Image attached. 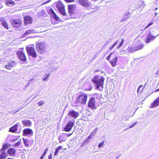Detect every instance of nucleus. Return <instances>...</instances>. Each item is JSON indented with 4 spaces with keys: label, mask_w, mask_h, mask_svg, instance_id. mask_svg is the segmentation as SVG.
<instances>
[{
    "label": "nucleus",
    "mask_w": 159,
    "mask_h": 159,
    "mask_svg": "<svg viewBox=\"0 0 159 159\" xmlns=\"http://www.w3.org/2000/svg\"><path fill=\"white\" fill-rule=\"evenodd\" d=\"M105 78L101 76H95L92 79L93 82L95 84L97 89L99 90L103 89V85Z\"/></svg>",
    "instance_id": "obj_1"
},
{
    "label": "nucleus",
    "mask_w": 159,
    "mask_h": 159,
    "mask_svg": "<svg viewBox=\"0 0 159 159\" xmlns=\"http://www.w3.org/2000/svg\"><path fill=\"white\" fill-rule=\"evenodd\" d=\"M26 50L28 56H30L33 58H36L37 57V53L34 45L31 44L26 46Z\"/></svg>",
    "instance_id": "obj_2"
},
{
    "label": "nucleus",
    "mask_w": 159,
    "mask_h": 159,
    "mask_svg": "<svg viewBox=\"0 0 159 159\" xmlns=\"http://www.w3.org/2000/svg\"><path fill=\"white\" fill-rule=\"evenodd\" d=\"M87 97L88 96L87 94L82 93L78 97L76 102L85 104L86 103Z\"/></svg>",
    "instance_id": "obj_3"
},
{
    "label": "nucleus",
    "mask_w": 159,
    "mask_h": 159,
    "mask_svg": "<svg viewBox=\"0 0 159 159\" xmlns=\"http://www.w3.org/2000/svg\"><path fill=\"white\" fill-rule=\"evenodd\" d=\"M56 7L60 13L64 16H66L67 14L65 10V7L61 1H58L56 3Z\"/></svg>",
    "instance_id": "obj_4"
},
{
    "label": "nucleus",
    "mask_w": 159,
    "mask_h": 159,
    "mask_svg": "<svg viewBox=\"0 0 159 159\" xmlns=\"http://www.w3.org/2000/svg\"><path fill=\"white\" fill-rule=\"evenodd\" d=\"M113 53V52H111L106 58V60L109 61V62L110 63L113 67H115L116 66V63H117L118 57L116 56L112 58L111 60H110V58L111 55Z\"/></svg>",
    "instance_id": "obj_5"
},
{
    "label": "nucleus",
    "mask_w": 159,
    "mask_h": 159,
    "mask_svg": "<svg viewBox=\"0 0 159 159\" xmlns=\"http://www.w3.org/2000/svg\"><path fill=\"white\" fill-rule=\"evenodd\" d=\"M16 54L21 61H25L27 60L24 51L19 50L16 52Z\"/></svg>",
    "instance_id": "obj_6"
},
{
    "label": "nucleus",
    "mask_w": 159,
    "mask_h": 159,
    "mask_svg": "<svg viewBox=\"0 0 159 159\" xmlns=\"http://www.w3.org/2000/svg\"><path fill=\"white\" fill-rule=\"evenodd\" d=\"M23 23L22 20L20 19H12L11 24L13 27L17 28L20 27Z\"/></svg>",
    "instance_id": "obj_7"
},
{
    "label": "nucleus",
    "mask_w": 159,
    "mask_h": 159,
    "mask_svg": "<svg viewBox=\"0 0 159 159\" xmlns=\"http://www.w3.org/2000/svg\"><path fill=\"white\" fill-rule=\"evenodd\" d=\"M79 3L82 6L86 7H91L93 9V7H92L90 2H89L88 0H80Z\"/></svg>",
    "instance_id": "obj_8"
},
{
    "label": "nucleus",
    "mask_w": 159,
    "mask_h": 159,
    "mask_svg": "<svg viewBox=\"0 0 159 159\" xmlns=\"http://www.w3.org/2000/svg\"><path fill=\"white\" fill-rule=\"evenodd\" d=\"M72 121H69L66 125L64 128V130L67 132L70 131L74 125L75 121L72 120Z\"/></svg>",
    "instance_id": "obj_9"
},
{
    "label": "nucleus",
    "mask_w": 159,
    "mask_h": 159,
    "mask_svg": "<svg viewBox=\"0 0 159 159\" xmlns=\"http://www.w3.org/2000/svg\"><path fill=\"white\" fill-rule=\"evenodd\" d=\"M147 32L148 34L147 35L145 42L147 43H148L150 41L154 39L155 37L151 35L149 30H147Z\"/></svg>",
    "instance_id": "obj_10"
},
{
    "label": "nucleus",
    "mask_w": 159,
    "mask_h": 159,
    "mask_svg": "<svg viewBox=\"0 0 159 159\" xmlns=\"http://www.w3.org/2000/svg\"><path fill=\"white\" fill-rule=\"evenodd\" d=\"M47 46L44 43H40V54L47 52Z\"/></svg>",
    "instance_id": "obj_11"
},
{
    "label": "nucleus",
    "mask_w": 159,
    "mask_h": 159,
    "mask_svg": "<svg viewBox=\"0 0 159 159\" xmlns=\"http://www.w3.org/2000/svg\"><path fill=\"white\" fill-rule=\"evenodd\" d=\"M76 6L75 5H70L68 6V12L70 14H74L75 13Z\"/></svg>",
    "instance_id": "obj_12"
},
{
    "label": "nucleus",
    "mask_w": 159,
    "mask_h": 159,
    "mask_svg": "<svg viewBox=\"0 0 159 159\" xmlns=\"http://www.w3.org/2000/svg\"><path fill=\"white\" fill-rule=\"evenodd\" d=\"M79 115L78 112L75 111L74 110L70 111L68 114V116L75 119L79 116Z\"/></svg>",
    "instance_id": "obj_13"
},
{
    "label": "nucleus",
    "mask_w": 159,
    "mask_h": 159,
    "mask_svg": "<svg viewBox=\"0 0 159 159\" xmlns=\"http://www.w3.org/2000/svg\"><path fill=\"white\" fill-rule=\"evenodd\" d=\"M24 22L25 25L31 24L32 23L33 19L32 18L29 16H26L24 17Z\"/></svg>",
    "instance_id": "obj_14"
},
{
    "label": "nucleus",
    "mask_w": 159,
    "mask_h": 159,
    "mask_svg": "<svg viewBox=\"0 0 159 159\" xmlns=\"http://www.w3.org/2000/svg\"><path fill=\"white\" fill-rule=\"evenodd\" d=\"M88 107H91L92 109H94L95 107V98L92 97L89 99V103Z\"/></svg>",
    "instance_id": "obj_15"
},
{
    "label": "nucleus",
    "mask_w": 159,
    "mask_h": 159,
    "mask_svg": "<svg viewBox=\"0 0 159 159\" xmlns=\"http://www.w3.org/2000/svg\"><path fill=\"white\" fill-rule=\"evenodd\" d=\"M16 63L15 61L8 63V64L6 65L5 67L7 69L11 70L13 67L16 66Z\"/></svg>",
    "instance_id": "obj_16"
},
{
    "label": "nucleus",
    "mask_w": 159,
    "mask_h": 159,
    "mask_svg": "<svg viewBox=\"0 0 159 159\" xmlns=\"http://www.w3.org/2000/svg\"><path fill=\"white\" fill-rule=\"evenodd\" d=\"M0 22L1 23V24H2V25L7 30H8L9 29V27L7 25V24L4 18H0Z\"/></svg>",
    "instance_id": "obj_17"
},
{
    "label": "nucleus",
    "mask_w": 159,
    "mask_h": 159,
    "mask_svg": "<svg viewBox=\"0 0 159 159\" xmlns=\"http://www.w3.org/2000/svg\"><path fill=\"white\" fill-rule=\"evenodd\" d=\"M7 152L9 156L14 157L16 154V150L14 148H10L8 149Z\"/></svg>",
    "instance_id": "obj_18"
},
{
    "label": "nucleus",
    "mask_w": 159,
    "mask_h": 159,
    "mask_svg": "<svg viewBox=\"0 0 159 159\" xmlns=\"http://www.w3.org/2000/svg\"><path fill=\"white\" fill-rule=\"evenodd\" d=\"M5 3L6 5L8 6H14L16 4L12 0H6Z\"/></svg>",
    "instance_id": "obj_19"
},
{
    "label": "nucleus",
    "mask_w": 159,
    "mask_h": 159,
    "mask_svg": "<svg viewBox=\"0 0 159 159\" xmlns=\"http://www.w3.org/2000/svg\"><path fill=\"white\" fill-rule=\"evenodd\" d=\"M33 133L31 129L29 128L25 129L23 131V134L25 135L27 134H31Z\"/></svg>",
    "instance_id": "obj_20"
},
{
    "label": "nucleus",
    "mask_w": 159,
    "mask_h": 159,
    "mask_svg": "<svg viewBox=\"0 0 159 159\" xmlns=\"http://www.w3.org/2000/svg\"><path fill=\"white\" fill-rule=\"evenodd\" d=\"M130 13L129 12L125 13L123 16L121 21H125L130 17Z\"/></svg>",
    "instance_id": "obj_21"
},
{
    "label": "nucleus",
    "mask_w": 159,
    "mask_h": 159,
    "mask_svg": "<svg viewBox=\"0 0 159 159\" xmlns=\"http://www.w3.org/2000/svg\"><path fill=\"white\" fill-rule=\"evenodd\" d=\"M18 127V125L17 124L13 125L9 129V131L12 133H15L17 131Z\"/></svg>",
    "instance_id": "obj_22"
},
{
    "label": "nucleus",
    "mask_w": 159,
    "mask_h": 159,
    "mask_svg": "<svg viewBox=\"0 0 159 159\" xmlns=\"http://www.w3.org/2000/svg\"><path fill=\"white\" fill-rule=\"evenodd\" d=\"M22 123L25 126H30L31 125V122L30 120H23Z\"/></svg>",
    "instance_id": "obj_23"
},
{
    "label": "nucleus",
    "mask_w": 159,
    "mask_h": 159,
    "mask_svg": "<svg viewBox=\"0 0 159 159\" xmlns=\"http://www.w3.org/2000/svg\"><path fill=\"white\" fill-rule=\"evenodd\" d=\"M91 138L90 136H89L83 141L81 145V147H83L85 144H88L90 143V139Z\"/></svg>",
    "instance_id": "obj_24"
},
{
    "label": "nucleus",
    "mask_w": 159,
    "mask_h": 159,
    "mask_svg": "<svg viewBox=\"0 0 159 159\" xmlns=\"http://www.w3.org/2000/svg\"><path fill=\"white\" fill-rule=\"evenodd\" d=\"M159 105V97H158L151 105V107H156Z\"/></svg>",
    "instance_id": "obj_25"
},
{
    "label": "nucleus",
    "mask_w": 159,
    "mask_h": 159,
    "mask_svg": "<svg viewBox=\"0 0 159 159\" xmlns=\"http://www.w3.org/2000/svg\"><path fill=\"white\" fill-rule=\"evenodd\" d=\"M8 156L7 154L5 151H2L0 155V159H4Z\"/></svg>",
    "instance_id": "obj_26"
},
{
    "label": "nucleus",
    "mask_w": 159,
    "mask_h": 159,
    "mask_svg": "<svg viewBox=\"0 0 159 159\" xmlns=\"http://www.w3.org/2000/svg\"><path fill=\"white\" fill-rule=\"evenodd\" d=\"M138 5L139 6V7L141 8H143L145 6V4L144 2L143 1H139L138 2Z\"/></svg>",
    "instance_id": "obj_27"
},
{
    "label": "nucleus",
    "mask_w": 159,
    "mask_h": 159,
    "mask_svg": "<svg viewBox=\"0 0 159 159\" xmlns=\"http://www.w3.org/2000/svg\"><path fill=\"white\" fill-rule=\"evenodd\" d=\"M34 33V31L33 30H28L25 31L24 34L25 35H26L32 34Z\"/></svg>",
    "instance_id": "obj_28"
},
{
    "label": "nucleus",
    "mask_w": 159,
    "mask_h": 159,
    "mask_svg": "<svg viewBox=\"0 0 159 159\" xmlns=\"http://www.w3.org/2000/svg\"><path fill=\"white\" fill-rule=\"evenodd\" d=\"M49 75V74H45L42 78L43 80L44 81H48V77Z\"/></svg>",
    "instance_id": "obj_29"
},
{
    "label": "nucleus",
    "mask_w": 159,
    "mask_h": 159,
    "mask_svg": "<svg viewBox=\"0 0 159 159\" xmlns=\"http://www.w3.org/2000/svg\"><path fill=\"white\" fill-rule=\"evenodd\" d=\"M84 87H87V86H88V88H86V90H90L92 88V87L90 84L89 83H86V84H85L84 85Z\"/></svg>",
    "instance_id": "obj_30"
},
{
    "label": "nucleus",
    "mask_w": 159,
    "mask_h": 159,
    "mask_svg": "<svg viewBox=\"0 0 159 159\" xmlns=\"http://www.w3.org/2000/svg\"><path fill=\"white\" fill-rule=\"evenodd\" d=\"M64 134H60L59 137V140L60 143H61L62 142L64 141H65V139H64Z\"/></svg>",
    "instance_id": "obj_31"
},
{
    "label": "nucleus",
    "mask_w": 159,
    "mask_h": 159,
    "mask_svg": "<svg viewBox=\"0 0 159 159\" xmlns=\"http://www.w3.org/2000/svg\"><path fill=\"white\" fill-rule=\"evenodd\" d=\"M9 147V146H8V145L6 143H4L3 145V146L2 148L0 150V152L2 151H3V150H6Z\"/></svg>",
    "instance_id": "obj_32"
},
{
    "label": "nucleus",
    "mask_w": 159,
    "mask_h": 159,
    "mask_svg": "<svg viewBox=\"0 0 159 159\" xmlns=\"http://www.w3.org/2000/svg\"><path fill=\"white\" fill-rule=\"evenodd\" d=\"M23 140L25 146L27 147H29V146L30 141L24 138H23Z\"/></svg>",
    "instance_id": "obj_33"
},
{
    "label": "nucleus",
    "mask_w": 159,
    "mask_h": 159,
    "mask_svg": "<svg viewBox=\"0 0 159 159\" xmlns=\"http://www.w3.org/2000/svg\"><path fill=\"white\" fill-rule=\"evenodd\" d=\"M98 130V128L97 127H96L95 129L91 133L89 136H90V137L91 138L92 136L94 135L97 133Z\"/></svg>",
    "instance_id": "obj_34"
},
{
    "label": "nucleus",
    "mask_w": 159,
    "mask_h": 159,
    "mask_svg": "<svg viewBox=\"0 0 159 159\" xmlns=\"http://www.w3.org/2000/svg\"><path fill=\"white\" fill-rule=\"evenodd\" d=\"M143 45L142 43H140L139 45H137L136 47H134L136 50L140 49L143 48Z\"/></svg>",
    "instance_id": "obj_35"
},
{
    "label": "nucleus",
    "mask_w": 159,
    "mask_h": 159,
    "mask_svg": "<svg viewBox=\"0 0 159 159\" xmlns=\"http://www.w3.org/2000/svg\"><path fill=\"white\" fill-rule=\"evenodd\" d=\"M118 43V41H116L111 46L109 47V49L110 50H112L114 47Z\"/></svg>",
    "instance_id": "obj_36"
},
{
    "label": "nucleus",
    "mask_w": 159,
    "mask_h": 159,
    "mask_svg": "<svg viewBox=\"0 0 159 159\" xmlns=\"http://www.w3.org/2000/svg\"><path fill=\"white\" fill-rule=\"evenodd\" d=\"M62 148V147L61 146H60L58 147L56 149L54 155V156H56L57 154L58 153V152Z\"/></svg>",
    "instance_id": "obj_37"
},
{
    "label": "nucleus",
    "mask_w": 159,
    "mask_h": 159,
    "mask_svg": "<svg viewBox=\"0 0 159 159\" xmlns=\"http://www.w3.org/2000/svg\"><path fill=\"white\" fill-rule=\"evenodd\" d=\"M48 148H46L45 151H44L43 153L42 154V155H41V157H40V159H43V157L46 155V153L48 152Z\"/></svg>",
    "instance_id": "obj_38"
},
{
    "label": "nucleus",
    "mask_w": 159,
    "mask_h": 159,
    "mask_svg": "<svg viewBox=\"0 0 159 159\" xmlns=\"http://www.w3.org/2000/svg\"><path fill=\"white\" fill-rule=\"evenodd\" d=\"M124 42V39H122L121 42L120 43L119 45L116 47V49H118L119 48H120L122 46Z\"/></svg>",
    "instance_id": "obj_39"
},
{
    "label": "nucleus",
    "mask_w": 159,
    "mask_h": 159,
    "mask_svg": "<svg viewBox=\"0 0 159 159\" xmlns=\"http://www.w3.org/2000/svg\"><path fill=\"white\" fill-rule=\"evenodd\" d=\"M129 52H131L135 51H136L134 47L133 48L129 47L127 49Z\"/></svg>",
    "instance_id": "obj_40"
},
{
    "label": "nucleus",
    "mask_w": 159,
    "mask_h": 159,
    "mask_svg": "<svg viewBox=\"0 0 159 159\" xmlns=\"http://www.w3.org/2000/svg\"><path fill=\"white\" fill-rule=\"evenodd\" d=\"M49 14L50 15L52 16L54 14H55V12L52 8H50L48 11Z\"/></svg>",
    "instance_id": "obj_41"
},
{
    "label": "nucleus",
    "mask_w": 159,
    "mask_h": 159,
    "mask_svg": "<svg viewBox=\"0 0 159 159\" xmlns=\"http://www.w3.org/2000/svg\"><path fill=\"white\" fill-rule=\"evenodd\" d=\"M153 23L152 21V22H151L149 23L148 25H147V26L146 27H145L143 29V31H145V30L147 28H148V27H149L151 25H153Z\"/></svg>",
    "instance_id": "obj_42"
},
{
    "label": "nucleus",
    "mask_w": 159,
    "mask_h": 159,
    "mask_svg": "<svg viewBox=\"0 0 159 159\" xmlns=\"http://www.w3.org/2000/svg\"><path fill=\"white\" fill-rule=\"evenodd\" d=\"M52 16L55 20H58L59 18L55 13Z\"/></svg>",
    "instance_id": "obj_43"
},
{
    "label": "nucleus",
    "mask_w": 159,
    "mask_h": 159,
    "mask_svg": "<svg viewBox=\"0 0 159 159\" xmlns=\"http://www.w3.org/2000/svg\"><path fill=\"white\" fill-rule=\"evenodd\" d=\"M104 141L101 143H100L98 145V147L99 148H101L102 147H103V145L104 144Z\"/></svg>",
    "instance_id": "obj_44"
},
{
    "label": "nucleus",
    "mask_w": 159,
    "mask_h": 159,
    "mask_svg": "<svg viewBox=\"0 0 159 159\" xmlns=\"http://www.w3.org/2000/svg\"><path fill=\"white\" fill-rule=\"evenodd\" d=\"M51 1V0H48V1L45 2L43 3H42L40 4V6L42 5H43L47 4V3Z\"/></svg>",
    "instance_id": "obj_45"
},
{
    "label": "nucleus",
    "mask_w": 159,
    "mask_h": 159,
    "mask_svg": "<svg viewBox=\"0 0 159 159\" xmlns=\"http://www.w3.org/2000/svg\"><path fill=\"white\" fill-rule=\"evenodd\" d=\"M126 51H122L120 52V53L121 55H123L126 54Z\"/></svg>",
    "instance_id": "obj_46"
},
{
    "label": "nucleus",
    "mask_w": 159,
    "mask_h": 159,
    "mask_svg": "<svg viewBox=\"0 0 159 159\" xmlns=\"http://www.w3.org/2000/svg\"><path fill=\"white\" fill-rule=\"evenodd\" d=\"M66 2H73L75 1V0H64Z\"/></svg>",
    "instance_id": "obj_47"
},
{
    "label": "nucleus",
    "mask_w": 159,
    "mask_h": 159,
    "mask_svg": "<svg viewBox=\"0 0 159 159\" xmlns=\"http://www.w3.org/2000/svg\"><path fill=\"white\" fill-rule=\"evenodd\" d=\"M137 124V122H136L135 123H134V124H133L129 126V128H132L136 124Z\"/></svg>",
    "instance_id": "obj_48"
},
{
    "label": "nucleus",
    "mask_w": 159,
    "mask_h": 159,
    "mask_svg": "<svg viewBox=\"0 0 159 159\" xmlns=\"http://www.w3.org/2000/svg\"><path fill=\"white\" fill-rule=\"evenodd\" d=\"M52 154H51L48 156V159H52Z\"/></svg>",
    "instance_id": "obj_49"
},
{
    "label": "nucleus",
    "mask_w": 159,
    "mask_h": 159,
    "mask_svg": "<svg viewBox=\"0 0 159 159\" xmlns=\"http://www.w3.org/2000/svg\"><path fill=\"white\" fill-rule=\"evenodd\" d=\"M36 48H40V44H37L36 46Z\"/></svg>",
    "instance_id": "obj_50"
},
{
    "label": "nucleus",
    "mask_w": 159,
    "mask_h": 159,
    "mask_svg": "<svg viewBox=\"0 0 159 159\" xmlns=\"http://www.w3.org/2000/svg\"><path fill=\"white\" fill-rule=\"evenodd\" d=\"M44 103V102L43 101H40V106L43 105Z\"/></svg>",
    "instance_id": "obj_51"
},
{
    "label": "nucleus",
    "mask_w": 159,
    "mask_h": 159,
    "mask_svg": "<svg viewBox=\"0 0 159 159\" xmlns=\"http://www.w3.org/2000/svg\"><path fill=\"white\" fill-rule=\"evenodd\" d=\"M159 73V68L157 69V70L156 71V74L157 75Z\"/></svg>",
    "instance_id": "obj_52"
},
{
    "label": "nucleus",
    "mask_w": 159,
    "mask_h": 159,
    "mask_svg": "<svg viewBox=\"0 0 159 159\" xmlns=\"http://www.w3.org/2000/svg\"><path fill=\"white\" fill-rule=\"evenodd\" d=\"M72 134H67V137H69Z\"/></svg>",
    "instance_id": "obj_53"
},
{
    "label": "nucleus",
    "mask_w": 159,
    "mask_h": 159,
    "mask_svg": "<svg viewBox=\"0 0 159 159\" xmlns=\"http://www.w3.org/2000/svg\"><path fill=\"white\" fill-rule=\"evenodd\" d=\"M108 41H107L105 43V45H107V44L108 43Z\"/></svg>",
    "instance_id": "obj_54"
},
{
    "label": "nucleus",
    "mask_w": 159,
    "mask_h": 159,
    "mask_svg": "<svg viewBox=\"0 0 159 159\" xmlns=\"http://www.w3.org/2000/svg\"><path fill=\"white\" fill-rule=\"evenodd\" d=\"M99 71V70H95V72H98Z\"/></svg>",
    "instance_id": "obj_55"
},
{
    "label": "nucleus",
    "mask_w": 159,
    "mask_h": 159,
    "mask_svg": "<svg viewBox=\"0 0 159 159\" xmlns=\"http://www.w3.org/2000/svg\"><path fill=\"white\" fill-rule=\"evenodd\" d=\"M158 91H159V89H157L155 91L157 92Z\"/></svg>",
    "instance_id": "obj_56"
},
{
    "label": "nucleus",
    "mask_w": 159,
    "mask_h": 159,
    "mask_svg": "<svg viewBox=\"0 0 159 159\" xmlns=\"http://www.w3.org/2000/svg\"><path fill=\"white\" fill-rule=\"evenodd\" d=\"M64 19H65V20H66V19H67V18H66V17H65V18H64Z\"/></svg>",
    "instance_id": "obj_57"
},
{
    "label": "nucleus",
    "mask_w": 159,
    "mask_h": 159,
    "mask_svg": "<svg viewBox=\"0 0 159 159\" xmlns=\"http://www.w3.org/2000/svg\"><path fill=\"white\" fill-rule=\"evenodd\" d=\"M103 73H104V72H103V71H101V74H102Z\"/></svg>",
    "instance_id": "obj_58"
},
{
    "label": "nucleus",
    "mask_w": 159,
    "mask_h": 159,
    "mask_svg": "<svg viewBox=\"0 0 159 159\" xmlns=\"http://www.w3.org/2000/svg\"><path fill=\"white\" fill-rule=\"evenodd\" d=\"M141 86H140H140H139V88H141Z\"/></svg>",
    "instance_id": "obj_59"
},
{
    "label": "nucleus",
    "mask_w": 159,
    "mask_h": 159,
    "mask_svg": "<svg viewBox=\"0 0 159 159\" xmlns=\"http://www.w3.org/2000/svg\"><path fill=\"white\" fill-rule=\"evenodd\" d=\"M21 49H22V50H24V48H21Z\"/></svg>",
    "instance_id": "obj_60"
},
{
    "label": "nucleus",
    "mask_w": 159,
    "mask_h": 159,
    "mask_svg": "<svg viewBox=\"0 0 159 159\" xmlns=\"http://www.w3.org/2000/svg\"><path fill=\"white\" fill-rule=\"evenodd\" d=\"M43 32V31H40V33H41V32Z\"/></svg>",
    "instance_id": "obj_61"
}]
</instances>
